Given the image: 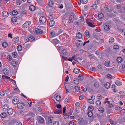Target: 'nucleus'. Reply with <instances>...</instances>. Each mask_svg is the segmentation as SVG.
<instances>
[{
    "mask_svg": "<svg viewBox=\"0 0 125 125\" xmlns=\"http://www.w3.org/2000/svg\"><path fill=\"white\" fill-rule=\"evenodd\" d=\"M52 118L51 117H50L49 118L48 122L49 123H51L52 122L53 120Z\"/></svg>",
    "mask_w": 125,
    "mask_h": 125,
    "instance_id": "obj_53",
    "label": "nucleus"
},
{
    "mask_svg": "<svg viewBox=\"0 0 125 125\" xmlns=\"http://www.w3.org/2000/svg\"><path fill=\"white\" fill-rule=\"evenodd\" d=\"M31 24V22L30 21H27L22 25V27L23 28H26L28 27Z\"/></svg>",
    "mask_w": 125,
    "mask_h": 125,
    "instance_id": "obj_4",
    "label": "nucleus"
},
{
    "mask_svg": "<svg viewBox=\"0 0 125 125\" xmlns=\"http://www.w3.org/2000/svg\"><path fill=\"white\" fill-rule=\"evenodd\" d=\"M62 20L65 21L66 20V18L65 15H63L62 18Z\"/></svg>",
    "mask_w": 125,
    "mask_h": 125,
    "instance_id": "obj_60",
    "label": "nucleus"
},
{
    "mask_svg": "<svg viewBox=\"0 0 125 125\" xmlns=\"http://www.w3.org/2000/svg\"><path fill=\"white\" fill-rule=\"evenodd\" d=\"M112 75L110 74H107L106 76V78L108 79H111L112 78Z\"/></svg>",
    "mask_w": 125,
    "mask_h": 125,
    "instance_id": "obj_51",
    "label": "nucleus"
},
{
    "mask_svg": "<svg viewBox=\"0 0 125 125\" xmlns=\"http://www.w3.org/2000/svg\"><path fill=\"white\" fill-rule=\"evenodd\" d=\"M84 97V95H80L79 97V99L80 100H81L83 99Z\"/></svg>",
    "mask_w": 125,
    "mask_h": 125,
    "instance_id": "obj_50",
    "label": "nucleus"
},
{
    "mask_svg": "<svg viewBox=\"0 0 125 125\" xmlns=\"http://www.w3.org/2000/svg\"><path fill=\"white\" fill-rule=\"evenodd\" d=\"M87 114L88 116L90 117H91L93 115L92 112L91 111L88 112L87 113Z\"/></svg>",
    "mask_w": 125,
    "mask_h": 125,
    "instance_id": "obj_39",
    "label": "nucleus"
},
{
    "mask_svg": "<svg viewBox=\"0 0 125 125\" xmlns=\"http://www.w3.org/2000/svg\"><path fill=\"white\" fill-rule=\"evenodd\" d=\"M104 86L106 88L108 89L110 87V84L109 83L107 82L104 84Z\"/></svg>",
    "mask_w": 125,
    "mask_h": 125,
    "instance_id": "obj_20",
    "label": "nucleus"
},
{
    "mask_svg": "<svg viewBox=\"0 0 125 125\" xmlns=\"http://www.w3.org/2000/svg\"><path fill=\"white\" fill-rule=\"evenodd\" d=\"M35 7L34 6L31 5L29 7V9L31 11H34L35 10Z\"/></svg>",
    "mask_w": 125,
    "mask_h": 125,
    "instance_id": "obj_22",
    "label": "nucleus"
},
{
    "mask_svg": "<svg viewBox=\"0 0 125 125\" xmlns=\"http://www.w3.org/2000/svg\"><path fill=\"white\" fill-rule=\"evenodd\" d=\"M114 39L113 37H111L110 38L109 42L112 43L114 42Z\"/></svg>",
    "mask_w": 125,
    "mask_h": 125,
    "instance_id": "obj_38",
    "label": "nucleus"
},
{
    "mask_svg": "<svg viewBox=\"0 0 125 125\" xmlns=\"http://www.w3.org/2000/svg\"><path fill=\"white\" fill-rule=\"evenodd\" d=\"M119 48V46L117 45H115L114 46V49L115 50H117Z\"/></svg>",
    "mask_w": 125,
    "mask_h": 125,
    "instance_id": "obj_52",
    "label": "nucleus"
},
{
    "mask_svg": "<svg viewBox=\"0 0 125 125\" xmlns=\"http://www.w3.org/2000/svg\"><path fill=\"white\" fill-rule=\"evenodd\" d=\"M88 1L87 0H82V2L83 4H86L87 2Z\"/></svg>",
    "mask_w": 125,
    "mask_h": 125,
    "instance_id": "obj_63",
    "label": "nucleus"
},
{
    "mask_svg": "<svg viewBox=\"0 0 125 125\" xmlns=\"http://www.w3.org/2000/svg\"><path fill=\"white\" fill-rule=\"evenodd\" d=\"M115 84L118 86H120L122 85V82L118 80H116L115 82Z\"/></svg>",
    "mask_w": 125,
    "mask_h": 125,
    "instance_id": "obj_23",
    "label": "nucleus"
},
{
    "mask_svg": "<svg viewBox=\"0 0 125 125\" xmlns=\"http://www.w3.org/2000/svg\"><path fill=\"white\" fill-rule=\"evenodd\" d=\"M88 109L89 111H92V110H93L94 108L92 106H90L88 107Z\"/></svg>",
    "mask_w": 125,
    "mask_h": 125,
    "instance_id": "obj_40",
    "label": "nucleus"
},
{
    "mask_svg": "<svg viewBox=\"0 0 125 125\" xmlns=\"http://www.w3.org/2000/svg\"><path fill=\"white\" fill-rule=\"evenodd\" d=\"M96 104L97 105H99L101 104V103L100 100H97L96 101Z\"/></svg>",
    "mask_w": 125,
    "mask_h": 125,
    "instance_id": "obj_48",
    "label": "nucleus"
},
{
    "mask_svg": "<svg viewBox=\"0 0 125 125\" xmlns=\"http://www.w3.org/2000/svg\"><path fill=\"white\" fill-rule=\"evenodd\" d=\"M19 101L18 98L17 97H14V98L12 100V103L14 104H18V103Z\"/></svg>",
    "mask_w": 125,
    "mask_h": 125,
    "instance_id": "obj_6",
    "label": "nucleus"
},
{
    "mask_svg": "<svg viewBox=\"0 0 125 125\" xmlns=\"http://www.w3.org/2000/svg\"><path fill=\"white\" fill-rule=\"evenodd\" d=\"M62 110L60 109H56L54 112L55 114H61L62 113Z\"/></svg>",
    "mask_w": 125,
    "mask_h": 125,
    "instance_id": "obj_9",
    "label": "nucleus"
},
{
    "mask_svg": "<svg viewBox=\"0 0 125 125\" xmlns=\"http://www.w3.org/2000/svg\"><path fill=\"white\" fill-rule=\"evenodd\" d=\"M99 18L100 19H102L104 17V15L103 13H99L98 14Z\"/></svg>",
    "mask_w": 125,
    "mask_h": 125,
    "instance_id": "obj_33",
    "label": "nucleus"
},
{
    "mask_svg": "<svg viewBox=\"0 0 125 125\" xmlns=\"http://www.w3.org/2000/svg\"><path fill=\"white\" fill-rule=\"evenodd\" d=\"M3 72L6 75L8 74L9 73V71L6 68H4L3 69Z\"/></svg>",
    "mask_w": 125,
    "mask_h": 125,
    "instance_id": "obj_13",
    "label": "nucleus"
},
{
    "mask_svg": "<svg viewBox=\"0 0 125 125\" xmlns=\"http://www.w3.org/2000/svg\"><path fill=\"white\" fill-rule=\"evenodd\" d=\"M116 60L118 63H121L123 61V59L121 57H118L117 58Z\"/></svg>",
    "mask_w": 125,
    "mask_h": 125,
    "instance_id": "obj_29",
    "label": "nucleus"
},
{
    "mask_svg": "<svg viewBox=\"0 0 125 125\" xmlns=\"http://www.w3.org/2000/svg\"><path fill=\"white\" fill-rule=\"evenodd\" d=\"M97 98L98 99L101 100L102 98V96L101 95H99L97 96Z\"/></svg>",
    "mask_w": 125,
    "mask_h": 125,
    "instance_id": "obj_62",
    "label": "nucleus"
},
{
    "mask_svg": "<svg viewBox=\"0 0 125 125\" xmlns=\"http://www.w3.org/2000/svg\"><path fill=\"white\" fill-rule=\"evenodd\" d=\"M84 34L86 37H90V34L88 31H86L85 32Z\"/></svg>",
    "mask_w": 125,
    "mask_h": 125,
    "instance_id": "obj_30",
    "label": "nucleus"
},
{
    "mask_svg": "<svg viewBox=\"0 0 125 125\" xmlns=\"http://www.w3.org/2000/svg\"><path fill=\"white\" fill-rule=\"evenodd\" d=\"M110 123L112 125H116V123L114 121H113L112 120L110 119Z\"/></svg>",
    "mask_w": 125,
    "mask_h": 125,
    "instance_id": "obj_43",
    "label": "nucleus"
},
{
    "mask_svg": "<svg viewBox=\"0 0 125 125\" xmlns=\"http://www.w3.org/2000/svg\"><path fill=\"white\" fill-rule=\"evenodd\" d=\"M81 19H80V20H81V22L82 23H84V19H83V16H81Z\"/></svg>",
    "mask_w": 125,
    "mask_h": 125,
    "instance_id": "obj_55",
    "label": "nucleus"
},
{
    "mask_svg": "<svg viewBox=\"0 0 125 125\" xmlns=\"http://www.w3.org/2000/svg\"><path fill=\"white\" fill-rule=\"evenodd\" d=\"M55 22L54 21L52 20H50L49 22V25L50 26L52 27L54 25Z\"/></svg>",
    "mask_w": 125,
    "mask_h": 125,
    "instance_id": "obj_15",
    "label": "nucleus"
},
{
    "mask_svg": "<svg viewBox=\"0 0 125 125\" xmlns=\"http://www.w3.org/2000/svg\"><path fill=\"white\" fill-rule=\"evenodd\" d=\"M94 86L95 87L97 88L99 86V83L98 82H96L94 83Z\"/></svg>",
    "mask_w": 125,
    "mask_h": 125,
    "instance_id": "obj_47",
    "label": "nucleus"
},
{
    "mask_svg": "<svg viewBox=\"0 0 125 125\" xmlns=\"http://www.w3.org/2000/svg\"><path fill=\"white\" fill-rule=\"evenodd\" d=\"M0 116L1 117L4 118L6 117V114L4 112L1 114Z\"/></svg>",
    "mask_w": 125,
    "mask_h": 125,
    "instance_id": "obj_36",
    "label": "nucleus"
},
{
    "mask_svg": "<svg viewBox=\"0 0 125 125\" xmlns=\"http://www.w3.org/2000/svg\"><path fill=\"white\" fill-rule=\"evenodd\" d=\"M19 40V38L18 37H16L13 39V42H14L16 43L18 42Z\"/></svg>",
    "mask_w": 125,
    "mask_h": 125,
    "instance_id": "obj_14",
    "label": "nucleus"
},
{
    "mask_svg": "<svg viewBox=\"0 0 125 125\" xmlns=\"http://www.w3.org/2000/svg\"><path fill=\"white\" fill-rule=\"evenodd\" d=\"M99 110L101 113H103L104 112V110L103 108L101 107L99 108Z\"/></svg>",
    "mask_w": 125,
    "mask_h": 125,
    "instance_id": "obj_45",
    "label": "nucleus"
},
{
    "mask_svg": "<svg viewBox=\"0 0 125 125\" xmlns=\"http://www.w3.org/2000/svg\"><path fill=\"white\" fill-rule=\"evenodd\" d=\"M63 31L61 29H59L58 30V33H57V35L60 34Z\"/></svg>",
    "mask_w": 125,
    "mask_h": 125,
    "instance_id": "obj_54",
    "label": "nucleus"
},
{
    "mask_svg": "<svg viewBox=\"0 0 125 125\" xmlns=\"http://www.w3.org/2000/svg\"><path fill=\"white\" fill-rule=\"evenodd\" d=\"M59 123L58 121H55L53 124V125H59Z\"/></svg>",
    "mask_w": 125,
    "mask_h": 125,
    "instance_id": "obj_49",
    "label": "nucleus"
},
{
    "mask_svg": "<svg viewBox=\"0 0 125 125\" xmlns=\"http://www.w3.org/2000/svg\"><path fill=\"white\" fill-rule=\"evenodd\" d=\"M2 46L4 48H6L8 46L7 43L6 42H4L3 43Z\"/></svg>",
    "mask_w": 125,
    "mask_h": 125,
    "instance_id": "obj_35",
    "label": "nucleus"
},
{
    "mask_svg": "<svg viewBox=\"0 0 125 125\" xmlns=\"http://www.w3.org/2000/svg\"><path fill=\"white\" fill-rule=\"evenodd\" d=\"M17 18L16 17H12L11 19L12 21L13 22H16L17 21Z\"/></svg>",
    "mask_w": 125,
    "mask_h": 125,
    "instance_id": "obj_16",
    "label": "nucleus"
},
{
    "mask_svg": "<svg viewBox=\"0 0 125 125\" xmlns=\"http://www.w3.org/2000/svg\"><path fill=\"white\" fill-rule=\"evenodd\" d=\"M61 96L60 95H58L56 96V101H59L61 100Z\"/></svg>",
    "mask_w": 125,
    "mask_h": 125,
    "instance_id": "obj_28",
    "label": "nucleus"
},
{
    "mask_svg": "<svg viewBox=\"0 0 125 125\" xmlns=\"http://www.w3.org/2000/svg\"><path fill=\"white\" fill-rule=\"evenodd\" d=\"M94 9H96L97 8V5L96 4H94L91 6Z\"/></svg>",
    "mask_w": 125,
    "mask_h": 125,
    "instance_id": "obj_44",
    "label": "nucleus"
},
{
    "mask_svg": "<svg viewBox=\"0 0 125 125\" xmlns=\"http://www.w3.org/2000/svg\"><path fill=\"white\" fill-rule=\"evenodd\" d=\"M51 37H52L57 35V33H55L54 31H52L51 33Z\"/></svg>",
    "mask_w": 125,
    "mask_h": 125,
    "instance_id": "obj_21",
    "label": "nucleus"
},
{
    "mask_svg": "<svg viewBox=\"0 0 125 125\" xmlns=\"http://www.w3.org/2000/svg\"><path fill=\"white\" fill-rule=\"evenodd\" d=\"M62 51V52L61 53V54L63 55H66L67 54V53L65 49H63Z\"/></svg>",
    "mask_w": 125,
    "mask_h": 125,
    "instance_id": "obj_26",
    "label": "nucleus"
},
{
    "mask_svg": "<svg viewBox=\"0 0 125 125\" xmlns=\"http://www.w3.org/2000/svg\"><path fill=\"white\" fill-rule=\"evenodd\" d=\"M34 32L36 33L41 34L43 33V31L40 29L36 28L33 30Z\"/></svg>",
    "mask_w": 125,
    "mask_h": 125,
    "instance_id": "obj_2",
    "label": "nucleus"
},
{
    "mask_svg": "<svg viewBox=\"0 0 125 125\" xmlns=\"http://www.w3.org/2000/svg\"><path fill=\"white\" fill-rule=\"evenodd\" d=\"M79 69L77 68H75L73 70V72L75 74H77L79 73Z\"/></svg>",
    "mask_w": 125,
    "mask_h": 125,
    "instance_id": "obj_18",
    "label": "nucleus"
},
{
    "mask_svg": "<svg viewBox=\"0 0 125 125\" xmlns=\"http://www.w3.org/2000/svg\"><path fill=\"white\" fill-rule=\"evenodd\" d=\"M78 79L79 80L81 81L83 80V78L82 75H80L78 76Z\"/></svg>",
    "mask_w": 125,
    "mask_h": 125,
    "instance_id": "obj_42",
    "label": "nucleus"
},
{
    "mask_svg": "<svg viewBox=\"0 0 125 125\" xmlns=\"http://www.w3.org/2000/svg\"><path fill=\"white\" fill-rule=\"evenodd\" d=\"M74 19V16L73 15H71L69 16V17L68 20L71 22H73V20Z\"/></svg>",
    "mask_w": 125,
    "mask_h": 125,
    "instance_id": "obj_7",
    "label": "nucleus"
},
{
    "mask_svg": "<svg viewBox=\"0 0 125 125\" xmlns=\"http://www.w3.org/2000/svg\"><path fill=\"white\" fill-rule=\"evenodd\" d=\"M12 64L13 66H16L17 64V62L15 61H13L12 62Z\"/></svg>",
    "mask_w": 125,
    "mask_h": 125,
    "instance_id": "obj_37",
    "label": "nucleus"
},
{
    "mask_svg": "<svg viewBox=\"0 0 125 125\" xmlns=\"http://www.w3.org/2000/svg\"><path fill=\"white\" fill-rule=\"evenodd\" d=\"M87 101L89 103L91 104H94V101L91 99L90 98H88L87 99Z\"/></svg>",
    "mask_w": 125,
    "mask_h": 125,
    "instance_id": "obj_25",
    "label": "nucleus"
},
{
    "mask_svg": "<svg viewBox=\"0 0 125 125\" xmlns=\"http://www.w3.org/2000/svg\"><path fill=\"white\" fill-rule=\"evenodd\" d=\"M39 21L41 23H44L46 22V19L45 17L41 16L39 19Z\"/></svg>",
    "mask_w": 125,
    "mask_h": 125,
    "instance_id": "obj_5",
    "label": "nucleus"
},
{
    "mask_svg": "<svg viewBox=\"0 0 125 125\" xmlns=\"http://www.w3.org/2000/svg\"><path fill=\"white\" fill-rule=\"evenodd\" d=\"M69 125H74V123L72 121H70L69 123Z\"/></svg>",
    "mask_w": 125,
    "mask_h": 125,
    "instance_id": "obj_64",
    "label": "nucleus"
},
{
    "mask_svg": "<svg viewBox=\"0 0 125 125\" xmlns=\"http://www.w3.org/2000/svg\"><path fill=\"white\" fill-rule=\"evenodd\" d=\"M74 88L76 91H78L80 89V87L79 86H76Z\"/></svg>",
    "mask_w": 125,
    "mask_h": 125,
    "instance_id": "obj_56",
    "label": "nucleus"
},
{
    "mask_svg": "<svg viewBox=\"0 0 125 125\" xmlns=\"http://www.w3.org/2000/svg\"><path fill=\"white\" fill-rule=\"evenodd\" d=\"M82 35L80 32H79L76 34V37L79 39L81 38L82 37Z\"/></svg>",
    "mask_w": 125,
    "mask_h": 125,
    "instance_id": "obj_32",
    "label": "nucleus"
},
{
    "mask_svg": "<svg viewBox=\"0 0 125 125\" xmlns=\"http://www.w3.org/2000/svg\"><path fill=\"white\" fill-rule=\"evenodd\" d=\"M97 68L98 70L101 69L102 68V66L101 65H98L97 66Z\"/></svg>",
    "mask_w": 125,
    "mask_h": 125,
    "instance_id": "obj_58",
    "label": "nucleus"
},
{
    "mask_svg": "<svg viewBox=\"0 0 125 125\" xmlns=\"http://www.w3.org/2000/svg\"><path fill=\"white\" fill-rule=\"evenodd\" d=\"M24 104L22 102H19L17 104V107L20 109H23L24 107Z\"/></svg>",
    "mask_w": 125,
    "mask_h": 125,
    "instance_id": "obj_3",
    "label": "nucleus"
},
{
    "mask_svg": "<svg viewBox=\"0 0 125 125\" xmlns=\"http://www.w3.org/2000/svg\"><path fill=\"white\" fill-rule=\"evenodd\" d=\"M48 3V5L50 7H52L53 6L54 2L51 0H49Z\"/></svg>",
    "mask_w": 125,
    "mask_h": 125,
    "instance_id": "obj_17",
    "label": "nucleus"
},
{
    "mask_svg": "<svg viewBox=\"0 0 125 125\" xmlns=\"http://www.w3.org/2000/svg\"><path fill=\"white\" fill-rule=\"evenodd\" d=\"M89 57L90 59L94 58V56L93 54H91L89 55Z\"/></svg>",
    "mask_w": 125,
    "mask_h": 125,
    "instance_id": "obj_59",
    "label": "nucleus"
},
{
    "mask_svg": "<svg viewBox=\"0 0 125 125\" xmlns=\"http://www.w3.org/2000/svg\"><path fill=\"white\" fill-rule=\"evenodd\" d=\"M35 39L34 37L33 36L30 37L28 38L29 41L30 42L34 41Z\"/></svg>",
    "mask_w": 125,
    "mask_h": 125,
    "instance_id": "obj_31",
    "label": "nucleus"
},
{
    "mask_svg": "<svg viewBox=\"0 0 125 125\" xmlns=\"http://www.w3.org/2000/svg\"><path fill=\"white\" fill-rule=\"evenodd\" d=\"M73 82L75 83L76 84H78L79 83V80L78 79L76 78H75L74 79Z\"/></svg>",
    "mask_w": 125,
    "mask_h": 125,
    "instance_id": "obj_19",
    "label": "nucleus"
},
{
    "mask_svg": "<svg viewBox=\"0 0 125 125\" xmlns=\"http://www.w3.org/2000/svg\"><path fill=\"white\" fill-rule=\"evenodd\" d=\"M2 14L3 16L5 17H8L9 16V13L6 11H3L2 12Z\"/></svg>",
    "mask_w": 125,
    "mask_h": 125,
    "instance_id": "obj_8",
    "label": "nucleus"
},
{
    "mask_svg": "<svg viewBox=\"0 0 125 125\" xmlns=\"http://www.w3.org/2000/svg\"><path fill=\"white\" fill-rule=\"evenodd\" d=\"M5 93L3 91H0V95L1 96H3L4 95Z\"/></svg>",
    "mask_w": 125,
    "mask_h": 125,
    "instance_id": "obj_57",
    "label": "nucleus"
},
{
    "mask_svg": "<svg viewBox=\"0 0 125 125\" xmlns=\"http://www.w3.org/2000/svg\"><path fill=\"white\" fill-rule=\"evenodd\" d=\"M110 28V26L108 25H106L104 27V29L106 31L109 30Z\"/></svg>",
    "mask_w": 125,
    "mask_h": 125,
    "instance_id": "obj_24",
    "label": "nucleus"
},
{
    "mask_svg": "<svg viewBox=\"0 0 125 125\" xmlns=\"http://www.w3.org/2000/svg\"><path fill=\"white\" fill-rule=\"evenodd\" d=\"M22 45H19L17 47V49L18 51H21L22 49Z\"/></svg>",
    "mask_w": 125,
    "mask_h": 125,
    "instance_id": "obj_27",
    "label": "nucleus"
},
{
    "mask_svg": "<svg viewBox=\"0 0 125 125\" xmlns=\"http://www.w3.org/2000/svg\"><path fill=\"white\" fill-rule=\"evenodd\" d=\"M7 112L9 115H11L13 113V109L11 108H10L8 109Z\"/></svg>",
    "mask_w": 125,
    "mask_h": 125,
    "instance_id": "obj_10",
    "label": "nucleus"
},
{
    "mask_svg": "<svg viewBox=\"0 0 125 125\" xmlns=\"http://www.w3.org/2000/svg\"><path fill=\"white\" fill-rule=\"evenodd\" d=\"M28 116L31 115L32 117H33V116L34 115V114L32 112H29V114H28Z\"/></svg>",
    "mask_w": 125,
    "mask_h": 125,
    "instance_id": "obj_61",
    "label": "nucleus"
},
{
    "mask_svg": "<svg viewBox=\"0 0 125 125\" xmlns=\"http://www.w3.org/2000/svg\"><path fill=\"white\" fill-rule=\"evenodd\" d=\"M8 105L6 104L4 105L2 107V110L4 111H5L7 110H8Z\"/></svg>",
    "mask_w": 125,
    "mask_h": 125,
    "instance_id": "obj_12",
    "label": "nucleus"
},
{
    "mask_svg": "<svg viewBox=\"0 0 125 125\" xmlns=\"http://www.w3.org/2000/svg\"><path fill=\"white\" fill-rule=\"evenodd\" d=\"M86 21L87 24L89 26L93 27H94L95 26V25L93 24L92 23L89 22L88 21L86 20Z\"/></svg>",
    "mask_w": 125,
    "mask_h": 125,
    "instance_id": "obj_11",
    "label": "nucleus"
},
{
    "mask_svg": "<svg viewBox=\"0 0 125 125\" xmlns=\"http://www.w3.org/2000/svg\"><path fill=\"white\" fill-rule=\"evenodd\" d=\"M12 13L13 15H16L18 14V12L17 10H13L12 12Z\"/></svg>",
    "mask_w": 125,
    "mask_h": 125,
    "instance_id": "obj_46",
    "label": "nucleus"
},
{
    "mask_svg": "<svg viewBox=\"0 0 125 125\" xmlns=\"http://www.w3.org/2000/svg\"><path fill=\"white\" fill-rule=\"evenodd\" d=\"M110 63L109 62H105L104 65L106 67H109L110 66Z\"/></svg>",
    "mask_w": 125,
    "mask_h": 125,
    "instance_id": "obj_41",
    "label": "nucleus"
},
{
    "mask_svg": "<svg viewBox=\"0 0 125 125\" xmlns=\"http://www.w3.org/2000/svg\"><path fill=\"white\" fill-rule=\"evenodd\" d=\"M12 54L13 57L14 58H16L18 54L16 52H13L12 53Z\"/></svg>",
    "mask_w": 125,
    "mask_h": 125,
    "instance_id": "obj_34",
    "label": "nucleus"
},
{
    "mask_svg": "<svg viewBox=\"0 0 125 125\" xmlns=\"http://www.w3.org/2000/svg\"><path fill=\"white\" fill-rule=\"evenodd\" d=\"M37 118L38 121V122L40 124L44 123L45 122V120L44 118L39 116H37Z\"/></svg>",
    "mask_w": 125,
    "mask_h": 125,
    "instance_id": "obj_1",
    "label": "nucleus"
}]
</instances>
